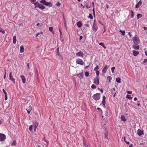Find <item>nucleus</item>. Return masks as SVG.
<instances>
[{
    "label": "nucleus",
    "mask_w": 147,
    "mask_h": 147,
    "mask_svg": "<svg viewBox=\"0 0 147 147\" xmlns=\"http://www.w3.org/2000/svg\"><path fill=\"white\" fill-rule=\"evenodd\" d=\"M132 40L134 43L135 45H138L140 42L139 38L136 35L133 38Z\"/></svg>",
    "instance_id": "nucleus-1"
},
{
    "label": "nucleus",
    "mask_w": 147,
    "mask_h": 147,
    "mask_svg": "<svg viewBox=\"0 0 147 147\" xmlns=\"http://www.w3.org/2000/svg\"><path fill=\"white\" fill-rule=\"evenodd\" d=\"M92 97L95 100H98L100 98V93H96L94 94Z\"/></svg>",
    "instance_id": "nucleus-2"
},
{
    "label": "nucleus",
    "mask_w": 147,
    "mask_h": 147,
    "mask_svg": "<svg viewBox=\"0 0 147 147\" xmlns=\"http://www.w3.org/2000/svg\"><path fill=\"white\" fill-rule=\"evenodd\" d=\"M76 62L77 64L81 65H83L84 63L82 59L79 58H78L76 59Z\"/></svg>",
    "instance_id": "nucleus-3"
},
{
    "label": "nucleus",
    "mask_w": 147,
    "mask_h": 147,
    "mask_svg": "<svg viewBox=\"0 0 147 147\" xmlns=\"http://www.w3.org/2000/svg\"><path fill=\"white\" fill-rule=\"evenodd\" d=\"M5 135L3 134H0V141H4L6 139Z\"/></svg>",
    "instance_id": "nucleus-4"
},
{
    "label": "nucleus",
    "mask_w": 147,
    "mask_h": 147,
    "mask_svg": "<svg viewBox=\"0 0 147 147\" xmlns=\"http://www.w3.org/2000/svg\"><path fill=\"white\" fill-rule=\"evenodd\" d=\"M9 80L11 81L14 84L15 83V80L14 78H13L12 76V73L10 72L9 73Z\"/></svg>",
    "instance_id": "nucleus-5"
},
{
    "label": "nucleus",
    "mask_w": 147,
    "mask_h": 147,
    "mask_svg": "<svg viewBox=\"0 0 147 147\" xmlns=\"http://www.w3.org/2000/svg\"><path fill=\"white\" fill-rule=\"evenodd\" d=\"M98 27L97 25L95 23H94L92 26V29L93 30L96 32L97 30Z\"/></svg>",
    "instance_id": "nucleus-6"
},
{
    "label": "nucleus",
    "mask_w": 147,
    "mask_h": 147,
    "mask_svg": "<svg viewBox=\"0 0 147 147\" xmlns=\"http://www.w3.org/2000/svg\"><path fill=\"white\" fill-rule=\"evenodd\" d=\"M137 133L139 136H140L144 134L143 131L142 130H141L140 129H138Z\"/></svg>",
    "instance_id": "nucleus-7"
},
{
    "label": "nucleus",
    "mask_w": 147,
    "mask_h": 147,
    "mask_svg": "<svg viewBox=\"0 0 147 147\" xmlns=\"http://www.w3.org/2000/svg\"><path fill=\"white\" fill-rule=\"evenodd\" d=\"M94 83L95 84H96L97 85L99 84V82L98 77H96L95 78Z\"/></svg>",
    "instance_id": "nucleus-8"
},
{
    "label": "nucleus",
    "mask_w": 147,
    "mask_h": 147,
    "mask_svg": "<svg viewBox=\"0 0 147 147\" xmlns=\"http://www.w3.org/2000/svg\"><path fill=\"white\" fill-rule=\"evenodd\" d=\"M20 78L22 80V82L24 84L26 82V78L24 76L21 75L20 76Z\"/></svg>",
    "instance_id": "nucleus-9"
},
{
    "label": "nucleus",
    "mask_w": 147,
    "mask_h": 147,
    "mask_svg": "<svg viewBox=\"0 0 147 147\" xmlns=\"http://www.w3.org/2000/svg\"><path fill=\"white\" fill-rule=\"evenodd\" d=\"M76 55L77 56L83 57L84 56V54L81 51H79L76 53Z\"/></svg>",
    "instance_id": "nucleus-10"
},
{
    "label": "nucleus",
    "mask_w": 147,
    "mask_h": 147,
    "mask_svg": "<svg viewBox=\"0 0 147 147\" xmlns=\"http://www.w3.org/2000/svg\"><path fill=\"white\" fill-rule=\"evenodd\" d=\"M37 7H38L39 8L42 9H44L45 8V7L44 5L40 4L39 3H38L37 5Z\"/></svg>",
    "instance_id": "nucleus-11"
},
{
    "label": "nucleus",
    "mask_w": 147,
    "mask_h": 147,
    "mask_svg": "<svg viewBox=\"0 0 147 147\" xmlns=\"http://www.w3.org/2000/svg\"><path fill=\"white\" fill-rule=\"evenodd\" d=\"M108 69V67L107 65H105L102 70V72L103 73H105L107 70Z\"/></svg>",
    "instance_id": "nucleus-12"
},
{
    "label": "nucleus",
    "mask_w": 147,
    "mask_h": 147,
    "mask_svg": "<svg viewBox=\"0 0 147 147\" xmlns=\"http://www.w3.org/2000/svg\"><path fill=\"white\" fill-rule=\"evenodd\" d=\"M105 100H106V97L105 96H103V97L102 100V104L103 105V107L105 106Z\"/></svg>",
    "instance_id": "nucleus-13"
},
{
    "label": "nucleus",
    "mask_w": 147,
    "mask_h": 147,
    "mask_svg": "<svg viewBox=\"0 0 147 147\" xmlns=\"http://www.w3.org/2000/svg\"><path fill=\"white\" fill-rule=\"evenodd\" d=\"M133 48L135 50H138L139 49V46L138 45H133Z\"/></svg>",
    "instance_id": "nucleus-14"
},
{
    "label": "nucleus",
    "mask_w": 147,
    "mask_h": 147,
    "mask_svg": "<svg viewBox=\"0 0 147 147\" xmlns=\"http://www.w3.org/2000/svg\"><path fill=\"white\" fill-rule=\"evenodd\" d=\"M45 5L50 7H52L53 5V4L51 2H47L45 4Z\"/></svg>",
    "instance_id": "nucleus-15"
},
{
    "label": "nucleus",
    "mask_w": 147,
    "mask_h": 147,
    "mask_svg": "<svg viewBox=\"0 0 147 147\" xmlns=\"http://www.w3.org/2000/svg\"><path fill=\"white\" fill-rule=\"evenodd\" d=\"M33 125L34 127H37L38 126V123L37 122L35 121L33 122Z\"/></svg>",
    "instance_id": "nucleus-16"
},
{
    "label": "nucleus",
    "mask_w": 147,
    "mask_h": 147,
    "mask_svg": "<svg viewBox=\"0 0 147 147\" xmlns=\"http://www.w3.org/2000/svg\"><path fill=\"white\" fill-rule=\"evenodd\" d=\"M133 53L134 56H136L139 53V52L138 51L133 50Z\"/></svg>",
    "instance_id": "nucleus-17"
},
{
    "label": "nucleus",
    "mask_w": 147,
    "mask_h": 147,
    "mask_svg": "<svg viewBox=\"0 0 147 147\" xmlns=\"http://www.w3.org/2000/svg\"><path fill=\"white\" fill-rule=\"evenodd\" d=\"M121 121H122L123 122H125L126 120V119L125 118V117L123 115L121 116Z\"/></svg>",
    "instance_id": "nucleus-18"
},
{
    "label": "nucleus",
    "mask_w": 147,
    "mask_h": 147,
    "mask_svg": "<svg viewBox=\"0 0 147 147\" xmlns=\"http://www.w3.org/2000/svg\"><path fill=\"white\" fill-rule=\"evenodd\" d=\"M82 25L81 21H79L77 22V25L78 27L80 28L81 27Z\"/></svg>",
    "instance_id": "nucleus-19"
},
{
    "label": "nucleus",
    "mask_w": 147,
    "mask_h": 147,
    "mask_svg": "<svg viewBox=\"0 0 147 147\" xmlns=\"http://www.w3.org/2000/svg\"><path fill=\"white\" fill-rule=\"evenodd\" d=\"M24 51V48L23 45H21L20 47V52L21 53H23Z\"/></svg>",
    "instance_id": "nucleus-20"
},
{
    "label": "nucleus",
    "mask_w": 147,
    "mask_h": 147,
    "mask_svg": "<svg viewBox=\"0 0 147 147\" xmlns=\"http://www.w3.org/2000/svg\"><path fill=\"white\" fill-rule=\"evenodd\" d=\"M16 36H14L13 37V43L14 44H15L16 42Z\"/></svg>",
    "instance_id": "nucleus-21"
},
{
    "label": "nucleus",
    "mask_w": 147,
    "mask_h": 147,
    "mask_svg": "<svg viewBox=\"0 0 147 147\" xmlns=\"http://www.w3.org/2000/svg\"><path fill=\"white\" fill-rule=\"evenodd\" d=\"M142 15L141 14L138 13L137 15V19H138L142 17Z\"/></svg>",
    "instance_id": "nucleus-22"
},
{
    "label": "nucleus",
    "mask_w": 147,
    "mask_h": 147,
    "mask_svg": "<svg viewBox=\"0 0 147 147\" xmlns=\"http://www.w3.org/2000/svg\"><path fill=\"white\" fill-rule=\"evenodd\" d=\"M77 75L78 76L80 75V77H81V78L82 79L83 78V77L84 76V74H83V73L82 72L80 74H77Z\"/></svg>",
    "instance_id": "nucleus-23"
},
{
    "label": "nucleus",
    "mask_w": 147,
    "mask_h": 147,
    "mask_svg": "<svg viewBox=\"0 0 147 147\" xmlns=\"http://www.w3.org/2000/svg\"><path fill=\"white\" fill-rule=\"evenodd\" d=\"M116 81L118 83H120L121 82V79L120 78L118 77L116 79Z\"/></svg>",
    "instance_id": "nucleus-24"
},
{
    "label": "nucleus",
    "mask_w": 147,
    "mask_h": 147,
    "mask_svg": "<svg viewBox=\"0 0 147 147\" xmlns=\"http://www.w3.org/2000/svg\"><path fill=\"white\" fill-rule=\"evenodd\" d=\"M126 98L129 100H131L133 98L132 97H131V96L130 95L128 94H127L126 95Z\"/></svg>",
    "instance_id": "nucleus-25"
},
{
    "label": "nucleus",
    "mask_w": 147,
    "mask_h": 147,
    "mask_svg": "<svg viewBox=\"0 0 147 147\" xmlns=\"http://www.w3.org/2000/svg\"><path fill=\"white\" fill-rule=\"evenodd\" d=\"M130 13H131V18H133L134 16V12L132 10H131L130 11Z\"/></svg>",
    "instance_id": "nucleus-26"
},
{
    "label": "nucleus",
    "mask_w": 147,
    "mask_h": 147,
    "mask_svg": "<svg viewBox=\"0 0 147 147\" xmlns=\"http://www.w3.org/2000/svg\"><path fill=\"white\" fill-rule=\"evenodd\" d=\"M47 1L45 0H40V2L41 3H43V4L45 5Z\"/></svg>",
    "instance_id": "nucleus-27"
},
{
    "label": "nucleus",
    "mask_w": 147,
    "mask_h": 147,
    "mask_svg": "<svg viewBox=\"0 0 147 147\" xmlns=\"http://www.w3.org/2000/svg\"><path fill=\"white\" fill-rule=\"evenodd\" d=\"M119 32L121 33L122 35L124 36L125 35V31L124 30H120Z\"/></svg>",
    "instance_id": "nucleus-28"
},
{
    "label": "nucleus",
    "mask_w": 147,
    "mask_h": 147,
    "mask_svg": "<svg viewBox=\"0 0 147 147\" xmlns=\"http://www.w3.org/2000/svg\"><path fill=\"white\" fill-rule=\"evenodd\" d=\"M0 32L2 33L3 34H4L5 33V30L3 29L2 28L0 27Z\"/></svg>",
    "instance_id": "nucleus-29"
},
{
    "label": "nucleus",
    "mask_w": 147,
    "mask_h": 147,
    "mask_svg": "<svg viewBox=\"0 0 147 147\" xmlns=\"http://www.w3.org/2000/svg\"><path fill=\"white\" fill-rule=\"evenodd\" d=\"M53 27H49V30L51 32H52V33H53Z\"/></svg>",
    "instance_id": "nucleus-30"
},
{
    "label": "nucleus",
    "mask_w": 147,
    "mask_h": 147,
    "mask_svg": "<svg viewBox=\"0 0 147 147\" xmlns=\"http://www.w3.org/2000/svg\"><path fill=\"white\" fill-rule=\"evenodd\" d=\"M63 19H64V25L65 26V27L66 28L67 27V24L65 22V20L64 17L63 16Z\"/></svg>",
    "instance_id": "nucleus-31"
},
{
    "label": "nucleus",
    "mask_w": 147,
    "mask_h": 147,
    "mask_svg": "<svg viewBox=\"0 0 147 147\" xmlns=\"http://www.w3.org/2000/svg\"><path fill=\"white\" fill-rule=\"evenodd\" d=\"M33 128V125H31L29 126V130L32 131V130Z\"/></svg>",
    "instance_id": "nucleus-32"
},
{
    "label": "nucleus",
    "mask_w": 147,
    "mask_h": 147,
    "mask_svg": "<svg viewBox=\"0 0 147 147\" xmlns=\"http://www.w3.org/2000/svg\"><path fill=\"white\" fill-rule=\"evenodd\" d=\"M107 79L109 81V82L111 81L112 79V78L110 76H109L107 78Z\"/></svg>",
    "instance_id": "nucleus-33"
},
{
    "label": "nucleus",
    "mask_w": 147,
    "mask_h": 147,
    "mask_svg": "<svg viewBox=\"0 0 147 147\" xmlns=\"http://www.w3.org/2000/svg\"><path fill=\"white\" fill-rule=\"evenodd\" d=\"M16 144V140H14L13 141L12 143L11 144V146H15Z\"/></svg>",
    "instance_id": "nucleus-34"
},
{
    "label": "nucleus",
    "mask_w": 147,
    "mask_h": 147,
    "mask_svg": "<svg viewBox=\"0 0 147 147\" xmlns=\"http://www.w3.org/2000/svg\"><path fill=\"white\" fill-rule=\"evenodd\" d=\"M85 76L86 77H88L89 75V73L88 71H86L85 73Z\"/></svg>",
    "instance_id": "nucleus-35"
},
{
    "label": "nucleus",
    "mask_w": 147,
    "mask_h": 147,
    "mask_svg": "<svg viewBox=\"0 0 147 147\" xmlns=\"http://www.w3.org/2000/svg\"><path fill=\"white\" fill-rule=\"evenodd\" d=\"M115 69V67H113L111 68V71L112 73L114 72V70Z\"/></svg>",
    "instance_id": "nucleus-36"
},
{
    "label": "nucleus",
    "mask_w": 147,
    "mask_h": 147,
    "mask_svg": "<svg viewBox=\"0 0 147 147\" xmlns=\"http://www.w3.org/2000/svg\"><path fill=\"white\" fill-rule=\"evenodd\" d=\"M99 69V66L98 65H97L94 68V70L95 71H97Z\"/></svg>",
    "instance_id": "nucleus-37"
},
{
    "label": "nucleus",
    "mask_w": 147,
    "mask_h": 147,
    "mask_svg": "<svg viewBox=\"0 0 147 147\" xmlns=\"http://www.w3.org/2000/svg\"><path fill=\"white\" fill-rule=\"evenodd\" d=\"M88 17L91 19H92L93 18V16L91 13L89 14V16H88Z\"/></svg>",
    "instance_id": "nucleus-38"
},
{
    "label": "nucleus",
    "mask_w": 147,
    "mask_h": 147,
    "mask_svg": "<svg viewBox=\"0 0 147 147\" xmlns=\"http://www.w3.org/2000/svg\"><path fill=\"white\" fill-rule=\"evenodd\" d=\"M91 88L92 89H95L96 88V86L94 84H93L91 86Z\"/></svg>",
    "instance_id": "nucleus-39"
},
{
    "label": "nucleus",
    "mask_w": 147,
    "mask_h": 147,
    "mask_svg": "<svg viewBox=\"0 0 147 147\" xmlns=\"http://www.w3.org/2000/svg\"><path fill=\"white\" fill-rule=\"evenodd\" d=\"M96 75H97L96 77H98V76L99 75V71L98 70L96 71Z\"/></svg>",
    "instance_id": "nucleus-40"
},
{
    "label": "nucleus",
    "mask_w": 147,
    "mask_h": 147,
    "mask_svg": "<svg viewBox=\"0 0 147 147\" xmlns=\"http://www.w3.org/2000/svg\"><path fill=\"white\" fill-rule=\"evenodd\" d=\"M142 1L141 0H140L138 2V3L137 4L139 6H140L142 4Z\"/></svg>",
    "instance_id": "nucleus-41"
},
{
    "label": "nucleus",
    "mask_w": 147,
    "mask_h": 147,
    "mask_svg": "<svg viewBox=\"0 0 147 147\" xmlns=\"http://www.w3.org/2000/svg\"><path fill=\"white\" fill-rule=\"evenodd\" d=\"M105 138H107V139H108V137H107V132H105Z\"/></svg>",
    "instance_id": "nucleus-42"
},
{
    "label": "nucleus",
    "mask_w": 147,
    "mask_h": 147,
    "mask_svg": "<svg viewBox=\"0 0 147 147\" xmlns=\"http://www.w3.org/2000/svg\"><path fill=\"white\" fill-rule=\"evenodd\" d=\"M61 3L59 2H57V3H56L55 4V5H57V6H59L60 5Z\"/></svg>",
    "instance_id": "nucleus-43"
},
{
    "label": "nucleus",
    "mask_w": 147,
    "mask_h": 147,
    "mask_svg": "<svg viewBox=\"0 0 147 147\" xmlns=\"http://www.w3.org/2000/svg\"><path fill=\"white\" fill-rule=\"evenodd\" d=\"M99 45H100L101 46H103V45H104V44L103 43L101 42H100V43H99Z\"/></svg>",
    "instance_id": "nucleus-44"
},
{
    "label": "nucleus",
    "mask_w": 147,
    "mask_h": 147,
    "mask_svg": "<svg viewBox=\"0 0 147 147\" xmlns=\"http://www.w3.org/2000/svg\"><path fill=\"white\" fill-rule=\"evenodd\" d=\"M127 93L128 94H131L132 93V91H129L128 90L127 91Z\"/></svg>",
    "instance_id": "nucleus-45"
},
{
    "label": "nucleus",
    "mask_w": 147,
    "mask_h": 147,
    "mask_svg": "<svg viewBox=\"0 0 147 147\" xmlns=\"http://www.w3.org/2000/svg\"><path fill=\"white\" fill-rule=\"evenodd\" d=\"M5 100H6L7 99V94H5Z\"/></svg>",
    "instance_id": "nucleus-46"
},
{
    "label": "nucleus",
    "mask_w": 147,
    "mask_h": 147,
    "mask_svg": "<svg viewBox=\"0 0 147 147\" xmlns=\"http://www.w3.org/2000/svg\"><path fill=\"white\" fill-rule=\"evenodd\" d=\"M140 6L136 4V5L135 7L136 8H138Z\"/></svg>",
    "instance_id": "nucleus-47"
},
{
    "label": "nucleus",
    "mask_w": 147,
    "mask_h": 147,
    "mask_svg": "<svg viewBox=\"0 0 147 147\" xmlns=\"http://www.w3.org/2000/svg\"><path fill=\"white\" fill-rule=\"evenodd\" d=\"M85 139V138H83V139H84V140H83V144H85L86 143V141L85 140H84Z\"/></svg>",
    "instance_id": "nucleus-48"
},
{
    "label": "nucleus",
    "mask_w": 147,
    "mask_h": 147,
    "mask_svg": "<svg viewBox=\"0 0 147 147\" xmlns=\"http://www.w3.org/2000/svg\"><path fill=\"white\" fill-rule=\"evenodd\" d=\"M98 89L102 93H103V90L102 89H100V88H98Z\"/></svg>",
    "instance_id": "nucleus-49"
},
{
    "label": "nucleus",
    "mask_w": 147,
    "mask_h": 147,
    "mask_svg": "<svg viewBox=\"0 0 147 147\" xmlns=\"http://www.w3.org/2000/svg\"><path fill=\"white\" fill-rule=\"evenodd\" d=\"M2 90H3V91L4 93L5 94H7V92L5 91V90L4 89H3Z\"/></svg>",
    "instance_id": "nucleus-50"
},
{
    "label": "nucleus",
    "mask_w": 147,
    "mask_h": 147,
    "mask_svg": "<svg viewBox=\"0 0 147 147\" xmlns=\"http://www.w3.org/2000/svg\"><path fill=\"white\" fill-rule=\"evenodd\" d=\"M6 78V70H5V72L4 76V78L5 79Z\"/></svg>",
    "instance_id": "nucleus-51"
},
{
    "label": "nucleus",
    "mask_w": 147,
    "mask_h": 147,
    "mask_svg": "<svg viewBox=\"0 0 147 147\" xmlns=\"http://www.w3.org/2000/svg\"><path fill=\"white\" fill-rule=\"evenodd\" d=\"M32 109L31 107L30 106L28 108V110L29 111H31V110Z\"/></svg>",
    "instance_id": "nucleus-52"
},
{
    "label": "nucleus",
    "mask_w": 147,
    "mask_h": 147,
    "mask_svg": "<svg viewBox=\"0 0 147 147\" xmlns=\"http://www.w3.org/2000/svg\"><path fill=\"white\" fill-rule=\"evenodd\" d=\"M40 34V33H37L35 35V36L36 37H37V36H38Z\"/></svg>",
    "instance_id": "nucleus-53"
},
{
    "label": "nucleus",
    "mask_w": 147,
    "mask_h": 147,
    "mask_svg": "<svg viewBox=\"0 0 147 147\" xmlns=\"http://www.w3.org/2000/svg\"><path fill=\"white\" fill-rule=\"evenodd\" d=\"M147 62V59H145L143 61L144 63H145Z\"/></svg>",
    "instance_id": "nucleus-54"
},
{
    "label": "nucleus",
    "mask_w": 147,
    "mask_h": 147,
    "mask_svg": "<svg viewBox=\"0 0 147 147\" xmlns=\"http://www.w3.org/2000/svg\"><path fill=\"white\" fill-rule=\"evenodd\" d=\"M59 32H60V36H62V32L61 31V30L59 29Z\"/></svg>",
    "instance_id": "nucleus-55"
},
{
    "label": "nucleus",
    "mask_w": 147,
    "mask_h": 147,
    "mask_svg": "<svg viewBox=\"0 0 147 147\" xmlns=\"http://www.w3.org/2000/svg\"><path fill=\"white\" fill-rule=\"evenodd\" d=\"M59 57L60 59H63V57L61 55H60L59 56Z\"/></svg>",
    "instance_id": "nucleus-56"
},
{
    "label": "nucleus",
    "mask_w": 147,
    "mask_h": 147,
    "mask_svg": "<svg viewBox=\"0 0 147 147\" xmlns=\"http://www.w3.org/2000/svg\"><path fill=\"white\" fill-rule=\"evenodd\" d=\"M57 55L59 56V57L61 55L60 54V53H59L58 51L57 52Z\"/></svg>",
    "instance_id": "nucleus-57"
},
{
    "label": "nucleus",
    "mask_w": 147,
    "mask_h": 147,
    "mask_svg": "<svg viewBox=\"0 0 147 147\" xmlns=\"http://www.w3.org/2000/svg\"><path fill=\"white\" fill-rule=\"evenodd\" d=\"M83 38V36H81L79 38V40H80Z\"/></svg>",
    "instance_id": "nucleus-58"
},
{
    "label": "nucleus",
    "mask_w": 147,
    "mask_h": 147,
    "mask_svg": "<svg viewBox=\"0 0 147 147\" xmlns=\"http://www.w3.org/2000/svg\"><path fill=\"white\" fill-rule=\"evenodd\" d=\"M27 66H28V68L29 69H30V67H29V63H27Z\"/></svg>",
    "instance_id": "nucleus-59"
},
{
    "label": "nucleus",
    "mask_w": 147,
    "mask_h": 147,
    "mask_svg": "<svg viewBox=\"0 0 147 147\" xmlns=\"http://www.w3.org/2000/svg\"><path fill=\"white\" fill-rule=\"evenodd\" d=\"M38 1H37V2L35 3H34V5H36V6H37V5H38Z\"/></svg>",
    "instance_id": "nucleus-60"
},
{
    "label": "nucleus",
    "mask_w": 147,
    "mask_h": 147,
    "mask_svg": "<svg viewBox=\"0 0 147 147\" xmlns=\"http://www.w3.org/2000/svg\"><path fill=\"white\" fill-rule=\"evenodd\" d=\"M109 115V113L108 112H106L105 113V115L108 116Z\"/></svg>",
    "instance_id": "nucleus-61"
},
{
    "label": "nucleus",
    "mask_w": 147,
    "mask_h": 147,
    "mask_svg": "<svg viewBox=\"0 0 147 147\" xmlns=\"http://www.w3.org/2000/svg\"><path fill=\"white\" fill-rule=\"evenodd\" d=\"M86 8H90V7H88V6L87 3H86Z\"/></svg>",
    "instance_id": "nucleus-62"
},
{
    "label": "nucleus",
    "mask_w": 147,
    "mask_h": 147,
    "mask_svg": "<svg viewBox=\"0 0 147 147\" xmlns=\"http://www.w3.org/2000/svg\"><path fill=\"white\" fill-rule=\"evenodd\" d=\"M106 6L107 9L109 8V6L108 4H107L106 5Z\"/></svg>",
    "instance_id": "nucleus-63"
},
{
    "label": "nucleus",
    "mask_w": 147,
    "mask_h": 147,
    "mask_svg": "<svg viewBox=\"0 0 147 147\" xmlns=\"http://www.w3.org/2000/svg\"><path fill=\"white\" fill-rule=\"evenodd\" d=\"M145 55L147 56V50H146L145 51Z\"/></svg>",
    "instance_id": "nucleus-64"
}]
</instances>
